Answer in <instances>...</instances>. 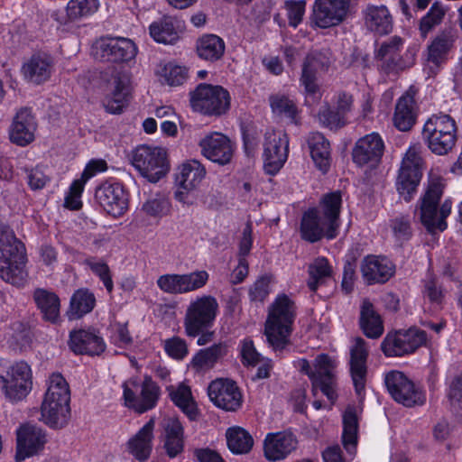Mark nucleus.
Here are the masks:
<instances>
[{
    "mask_svg": "<svg viewBox=\"0 0 462 462\" xmlns=\"http://www.w3.org/2000/svg\"><path fill=\"white\" fill-rule=\"evenodd\" d=\"M141 211L152 218H162L171 211V202L162 194L149 197L142 205Z\"/></svg>",
    "mask_w": 462,
    "mask_h": 462,
    "instance_id": "48",
    "label": "nucleus"
},
{
    "mask_svg": "<svg viewBox=\"0 0 462 462\" xmlns=\"http://www.w3.org/2000/svg\"><path fill=\"white\" fill-rule=\"evenodd\" d=\"M133 166L151 182H156L168 171L167 153L163 148L140 145L130 156Z\"/></svg>",
    "mask_w": 462,
    "mask_h": 462,
    "instance_id": "9",
    "label": "nucleus"
},
{
    "mask_svg": "<svg viewBox=\"0 0 462 462\" xmlns=\"http://www.w3.org/2000/svg\"><path fill=\"white\" fill-rule=\"evenodd\" d=\"M402 43L401 37L393 36L383 42L376 51L375 58L381 61V67L385 72L389 73L406 68L400 54Z\"/></svg>",
    "mask_w": 462,
    "mask_h": 462,
    "instance_id": "33",
    "label": "nucleus"
},
{
    "mask_svg": "<svg viewBox=\"0 0 462 462\" xmlns=\"http://www.w3.org/2000/svg\"><path fill=\"white\" fill-rule=\"evenodd\" d=\"M423 294L432 303H440L444 297L441 286L433 277H429L424 281Z\"/></svg>",
    "mask_w": 462,
    "mask_h": 462,
    "instance_id": "64",
    "label": "nucleus"
},
{
    "mask_svg": "<svg viewBox=\"0 0 462 462\" xmlns=\"http://www.w3.org/2000/svg\"><path fill=\"white\" fill-rule=\"evenodd\" d=\"M85 264L100 278L107 291L112 292L114 284L108 265L104 261H96L95 258L86 259Z\"/></svg>",
    "mask_w": 462,
    "mask_h": 462,
    "instance_id": "57",
    "label": "nucleus"
},
{
    "mask_svg": "<svg viewBox=\"0 0 462 462\" xmlns=\"http://www.w3.org/2000/svg\"><path fill=\"white\" fill-rule=\"evenodd\" d=\"M37 124L34 116L28 108L20 109L11 125L9 135L12 143L25 146L34 140Z\"/></svg>",
    "mask_w": 462,
    "mask_h": 462,
    "instance_id": "29",
    "label": "nucleus"
},
{
    "mask_svg": "<svg viewBox=\"0 0 462 462\" xmlns=\"http://www.w3.org/2000/svg\"><path fill=\"white\" fill-rule=\"evenodd\" d=\"M135 381H128L124 383V399L125 405L138 413H143L155 407L160 395V388L152 380L145 376L140 395H135L131 386H136Z\"/></svg>",
    "mask_w": 462,
    "mask_h": 462,
    "instance_id": "16",
    "label": "nucleus"
},
{
    "mask_svg": "<svg viewBox=\"0 0 462 462\" xmlns=\"http://www.w3.org/2000/svg\"><path fill=\"white\" fill-rule=\"evenodd\" d=\"M157 286L165 293L183 294L181 274L168 273L157 279Z\"/></svg>",
    "mask_w": 462,
    "mask_h": 462,
    "instance_id": "58",
    "label": "nucleus"
},
{
    "mask_svg": "<svg viewBox=\"0 0 462 462\" xmlns=\"http://www.w3.org/2000/svg\"><path fill=\"white\" fill-rule=\"evenodd\" d=\"M368 357L366 342L362 337H356L350 347V374L356 393L360 396L365 391Z\"/></svg>",
    "mask_w": 462,
    "mask_h": 462,
    "instance_id": "24",
    "label": "nucleus"
},
{
    "mask_svg": "<svg viewBox=\"0 0 462 462\" xmlns=\"http://www.w3.org/2000/svg\"><path fill=\"white\" fill-rule=\"evenodd\" d=\"M154 426L155 420L151 418L126 442V451L140 462H145L151 456Z\"/></svg>",
    "mask_w": 462,
    "mask_h": 462,
    "instance_id": "31",
    "label": "nucleus"
},
{
    "mask_svg": "<svg viewBox=\"0 0 462 462\" xmlns=\"http://www.w3.org/2000/svg\"><path fill=\"white\" fill-rule=\"evenodd\" d=\"M298 440L289 431L269 433L263 442L264 456L268 460H280L296 449Z\"/></svg>",
    "mask_w": 462,
    "mask_h": 462,
    "instance_id": "28",
    "label": "nucleus"
},
{
    "mask_svg": "<svg viewBox=\"0 0 462 462\" xmlns=\"http://www.w3.org/2000/svg\"><path fill=\"white\" fill-rule=\"evenodd\" d=\"M88 180L83 178L81 174L80 179L76 180L72 182L69 188V193L65 198V206L70 209H79L81 207V201L79 199L81 193L84 189L85 183Z\"/></svg>",
    "mask_w": 462,
    "mask_h": 462,
    "instance_id": "61",
    "label": "nucleus"
},
{
    "mask_svg": "<svg viewBox=\"0 0 462 462\" xmlns=\"http://www.w3.org/2000/svg\"><path fill=\"white\" fill-rule=\"evenodd\" d=\"M318 118L322 125L330 129L340 128L346 124L344 116L337 110L333 111L328 104L319 108Z\"/></svg>",
    "mask_w": 462,
    "mask_h": 462,
    "instance_id": "55",
    "label": "nucleus"
},
{
    "mask_svg": "<svg viewBox=\"0 0 462 462\" xmlns=\"http://www.w3.org/2000/svg\"><path fill=\"white\" fill-rule=\"evenodd\" d=\"M161 425L166 453L170 457H175L184 449V429L175 417L164 418Z\"/></svg>",
    "mask_w": 462,
    "mask_h": 462,
    "instance_id": "34",
    "label": "nucleus"
},
{
    "mask_svg": "<svg viewBox=\"0 0 462 462\" xmlns=\"http://www.w3.org/2000/svg\"><path fill=\"white\" fill-rule=\"evenodd\" d=\"M157 75L162 83L175 87L182 85L187 79L188 69L186 67L169 62L160 65Z\"/></svg>",
    "mask_w": 462,
    "mask_h": 462,
    "instance_id": "47",
    "label": "nucleus"
},
{
    "mask_svg": "<svg viewBox=\"0 0 462 462\" xmlns=\"http://www.w3.org/2000/svg\"><path fill=\"white\" fill-rule=\"evenodd\" d=\"M295 312L294 302L285 294L279 295L270 306L264 334L275 351L288 345Z\"/></svg>",
    "mask_w": 462,
    "mask_h": 462,
    "instance_id": "2",
    "label": "nucleus"
},
{
    "mask_svg": "<svg viewBox=\"0 0 462 462\" xmlns=\"http://www.w3.org/2000/svg\"><path fill=\"white\" fill-rule=\"evenodd\" d=\"M343 444L345 448L352 453L356 444L357 417L355 411L348 408L343 415Z\"/></svg>",
    "mask_w": 462,
    "mask_h": 462,
    "instance_id": "50",
    "label": "nucleus"
},
{
    "mask_svg": "<svg viewBox=\"0 0 462 462\" xmlns=\"http://www.w3.org/2000/svg\"><path fill=\"white\" fill-rule=\"evenodd\" d=\"M341 203L340 192H332L322 199L320 210L314 208L305 212L300 222L301 238L310 243L324 236L328 239L335 238L340 226Z\"/></svg>",
    "mask_w": 462,
    "mask_h": 462,
    "instance_id": "1",
    "label": "nucleus"
},
{
    "mask_svg": "<svg viewBox=\"0 0 462 462\" xmlns=\"http://www.w3.org/2000/svg\"><path fill=\"white\" fill-rule=\"evenodd\" d=\"M397 333L402 346L405 348L406 355L425 345L428 338L426 332L418 328H410Z\"/></svg>",
    "mask_w": 462,
    "mask_h": 462,
    "instance_id": "54",
    "label": "nucleus"
},
{
    "mask_svg": "<svg viewBox=\"0 0 462 462\" xmlns=\"http://www.w3.org/2000/svg\"><path fill=\"white\" fill-rule=\"evenodd\" d=\"M165 351L175 359H182L188 354V347L184 339L172 337L165 341Z\"/></svg>",
    "mask_w": 462,
    "mask_h": 462,
    "instance_id": "63",
    "label": "nucleus"
},
{
    "mask_svg": "<svg viewBox=\"0 0 462 462\" xmlns=\"http://www.w3.org/2000/svg\"><path fill=\"white\" fill-rule=\"evenodd\" d=\"M443 188L439 177L430 176L426 191L420 200V221L430 233L447 228L446 218L451 212V201L446 199L438 208Z\"/></svg>",
    "mask_w": 462,
    "mask_h": 462,
    "instance_id": "5",
    "label": "nucleus"
},
{
    "mask_svg": "<svg viewBox=\"0 0 462 462\" xmlns=\"http://www.w3.org/2000/svg\"><path fill=\"white\" fill-rule=\"evenodd\" d=\"M289 140L282 132H270L265 135L263 168L270 175L276 174L288 157Z\"/></svg>",
    "mask_w": 462,
    "mask_h": 462,
    "instance_id": "17",
    "label": "nucleus"
},
{
    "mask_svg": "<svg viewBox=\"0 0 462 462\" xmlns=\"http://www.w3.org/2000/svg\"><path fill=\"white\" fill-rule=\"evenodd\" d=\"M352 0H316L313 20L320 28H328L342 23L349 14Z\"/></svg>",
    "mask_w": 462,
    "mask_h": 462,
    "instance_id": "18",
    "label": "nucleus"
},
{
    "mask_svg": "<svg viewBox=\"0 0 462 462\" xmlns=\"http://www.w3.org/2000/svg\"><path fill=\"white\" fill-rule=\"evenodd\" d=\"M101 80L105 109L110 114H121L129 101V76L120 66H113L101 72Z\"/></svg>",
    "mask_w": 462,
    "mask_h": 462,
    "instance_id": "7",
    "label": "nucleus"
},
{
    "mask_svg": "<svg viewBox=\"0 0 462 462\" xmlns=\"http://www.w3.org/2000/svg\"><path fill=\"white\" fill-rule=\"evenodd\" d=\"M97 203L113 217L122 216L128 208V196L120 183L104 182L95 192Z\"/></svg>",
    "mask_w": 462,
    "mask_h": 462,
    "instance_id": "19",
    "label": "nucleus"
},
{
    "mask_svg": "<svg viewBox=\"0 0 462 462\" xmlns=\"http://www.w3.org/2000/svg\"><path fill=\"white\" fill-rule=\"evenodd\" d=\"M99 6L97 0H69L67 7V16L70 21H76L95 14Z\"/></svg>",
    "mask_w": 462,
    "mask_h": 462,
    "instance_id": "51",
    "label": "nucleus"
},
{
    "mask_svg": "<svg viewBox=\"0 0 462 462\" xmlns=\"http://www.w3.org/2000/svg\"><path fill=\"white\" fill-rule=\"evenodd\" d=\"M230 100L226 88L208 84H199L190 96L192 108L208 116L225 114L230 107Z\"/></svg>",
    "mask_w": 462,
    "mask_h": 462,
    "instance_id": "10",
    "label": "nucleus"
},
{
    "mask_svg": "<svg viewBox=\"0 0 462 462\" xmlns=\"http://www.w3.org/2000/svg\"><path fill=\"white\" fill-rule=\"evenodd\" d=\"M218 304L209 295L197 298L186 310L184 327L188 336L197 337L204 328L210 327L216 319Z\"/></svg>",
    "mask_w": 462,
    "mask_h": 462,
    "instance_id": "11",
    "label": "nucleus"
},
{
    "mask_svg": "<svg viewBox=\"0 0 462 462\" xmlns=\"http://www.w3.org/2000/svg\"><path fill=\"white\" fill-rule=\"evenodd\" d=\"M309 149L316 166L323 172H327L330 164V144L325 136L319 133H313L308 139Z\"/></svg>",
    "mask_w": 462,
    "mask_h": 462,
    "instance_id": "38",
    "label": "nucleus"
},
{
    "mask_svg": "<svg viewBox=\"0 0 462 462\" xmlns=\"http://www.w3.org/2000/svg\"><path fill=\"white\" fill-rule=\"evenodd\" d=\"M446 13L447 8L441 3L435 2L420 22V34L426 37L434 27L441 23Z\"/></svg>",
    "mask_w": 462,
    "mask_h": 462,
    "instance_id": "52",
    "label": "nucleus"
},
{
    "mask_svg": "<svg viewBox=\"0 0 462 462\" xmlns=\"http://www.w3.org/2000/svg\"><path fill=\"white\" fill-rule=\"evenodd\" d=\"M16 438L17 460H23L38 454L46 443V437L42 430L32 424L20 426L16 431Z\"/></svg>",
    "mask_w": 462,
    "mask_h": 462,
    "instance_id": "23",
    "label": "nucleus"
},
{
    "mask_svg": "<svg viewBox=\"0 0 462 462\" xmlns=\"http://www.w3.org/2000/svg\"><path fill=\"white\" fill-rule=\"evenodd\" d=\"M285 8L287 10V16L289 24L292 27H297L302 21L305 13V2L300 1H286Z\"/></svg>",
    "mask_w": 462,
    "mask_h": 462,
    "instance_id": "62",
    "label": "nucleus"
},
{
    "mask_svg": "<svg viewBox=\"0 0 462 462\" xmlns=\"http://www.w3.org/2000/svg\"><path fill=\"white\" fill-rule=\"evenodd\" d=\"M384 149L381 136L376 133L360 138L353 150V160L360 165H375L379 162Z\"/></svg>",
    "mask_w": 462,
    "mask_h": 462,
    "instance_id": "27",
    "label": "nucleus"
},
{
    "mask_svg": "<svg viewBox=\"0 0 462 462\" xmlns=\"http://www.w3.org/2000/svg\"><path fill=\"white\" fill-rule=\"evenodd\" d=\"M456 121L448 114L432 115L424 124L422 137L435 154H448L457 142Z\"/></svg>",
    "mask_w": 462,
    "mask_h": 462,
    "instance_id": "6",
    "label": "nucleus"
},
{
    "mask_svg": "<svg viewBox=\"0 0 462 462\" xmlns=\"http://www.w3.org/2000/svg\"><path fill=\"white\" fill-rule=\"evenodd\" d=\"M226 354V345L215 344L199 350L192 358L191 365L197 372L207 371L214 366L217 361Z\"/></svg>",
    "mask_w": 462,
    "mask_h": 462,
    "instance_id": "42",
    "label": "nucleus"
},
{
    "mask_svg": "<svg viewBox=\"0 0 462 462\" xmlns=\"http://www.w3.org/2000/svg\"><path fill=\"white\" fill-rule=\"evenodd\" d=\"M381 348L386 356H402L406 355L398 333L388 334L382 342Z\"/></svg>",
    "mask_w": 462,
    "mask_h": 462,
    "instance_id": "59",
    "label": "nucleus"
},
{
    "mask_svg": "<svg viewBox=\"0 0 462 462\" xmlns=\"http://www.w3.org/2000/svg\"><path fill=\"white\" fill-rule=\"evenodd\" d=\"M151 36L160 43L172 44L178 40V32L171 17H164L150 25Z\"/></svg>",
    "mask_w": 462,
    "mask_h": 462,
    "instance_id": "45",
    "label": "nucleus"
},
{
    "mask_svg": "<svg viewBox=\"0 0 462 462\" xmlns=\"http://www.w3.org/2000/svg\"><path fill=\"white\" fill-rule=\"evenodd\" d=\"M53 69V58L47 53L38 52L23 62L21 73L29 83L40 85L51 78Z\"/></svg>",
    "mask_w": 462,
    "mask_h": 462,
    "instance_id": "25",
    "label": "nucleus"
},
{
    "mask_svg": "<svg viewBox=\"0 0 462 462\" xmlns=\"http://www.w3.org/2000/svg\"><path fill=\"white\" fill-rule=\"evenodd\" d=\"M206 169L200 162L189 160L178 168L176 183L178 189L175 191V199L183 203L189 204V192L196 189L206 176Z\"/></svg>",
    "mask_w": 462,
    "mask_h": 462,
    "instance_id": "15",
    "label": "nucleus"
},
{
    "mask_svg": "<svg viewBox=\"0 0 462 462\" xmlns=\"http://www.w3.org/2000/svg\"><path fill=\"white\" fill-rule=\"evenodd\" d=\"M95 301L93 293L87 290L77 291L70 300V317L78 319L90 312L95 306Z\"/></svg>",
    "mask_w": 462,
    "mask_h": 462,
    "instance_id": "49",
    "label": "nucleus"
},
{
    "mask_svg": "<svg viewBox=\"0 0 462 462\" xmlns=\"http://www.w3.org/2000/svg\"><path fill=\"white\" fill-rule=\"evenodd\" d=\"M456 39L457 34L452 29L440 32L428 47V61L435 66L444 62Z\"/></svg>",
    "mask_w": 462,
    "mask_h": 462,
    "instance_id": "36",
    "label": "nucleus"
},
{
    "mask_svg": "<svg viewBox=\"0 0 462 462\" xmlns=\"http://www.w3.org/2000/svg\"><path fill=\"white\" fill-rule=\"evenodd\" d=\"M361 272L369 284L383 283L393 275L394 266L385 257L368 255L362 261Z\"/></svg>",
    "mask_w": 462,
    "mask_h": 462,
    "instance_id": "32",
    "label": "nucleus"
},
{
    "mask_svg": "<svg viewBox=\"0 0 462 462\" xmlns=\"http://www.w3.org/2000/svg\"><path fill=\"white\" fill-rule=\"evenodd\" d=\"M363 14L365 25L369 31L380 35L392 32L393 17L385 5H368Z\"/></svg>",
    "mask_w": 462,
    "mask_h": 462,
    "instance_id": "35",
    "label": "nucleus"
},
{
    "mask_svg": "<svg viewBox=\"0 0 462 462\" xmlns=\"http://www.w3.org/2000/svg\"><path fill=\"white\" fill-rule=\"evenodd\" d=\"M183 293L197 291L204 287L209 278L206 271H196L181 274Z\"/></svg>",
    "mask_w": 462,
    "mask_h": 462,
    "instance_id": "56",
    "label": "nucleus"
},
{
    "mask_svg": "<svg viewBox=\"0 0 462 462\" xmlns=\"http://www.w3.org/2000/svg\"><path fill=\"white\" fill-rule=\"evenodd\" d=\"M308 286L311 291H316L319 285L325 284L332 276V269L324 257L317 258L309 266Z\"/></svg>",
    "mask_w": 462,
    "mask_h": 462,
    "instance_id": "44",
    "label": "nucleus"
},
{
    "mask_svg": "<svg viewBox=\"0 0 462 462\" xmlns=\"http://www.w3.org/2000/svg\"><path fill=\"white\" fill-rule=\"evenodd\" d=\"M385 384L393 400L406 407L422 405L426 401L425 393L402 372L388 373Z\"/></svg>",
    "mask_w": 462,
    "mask_h": 462,
    "instance_id": "12",
    "label": "nucleus"
},
{
    "mask_svg": "<svg viewBox=\"0 0 462 462\" xmlns=\"http://www.w3.org/2000/svg\"><path fill=\"white\" fill-rule=\"evenodd\" d=\"M201 153L209 161L219 165L231 162L234 156L235 146L225 134L217 132L206 135L199 142Z\"/></svg>",
    "mask_w": 462,
    "mask_h": 462,
    "instance_id": "20",
    "label": "nucleus"
},
{
    "mask_svg": "<svg viewBox=\"0 0 462 462\" xmlns=\"http://www.w3.org/2000/svg\"><path fill=\"white\" fill-rule=\"evenodd\" d=\"M228 448L235 454L248 453L254 445V439L248 431L241 427H232L226 433Z\"/></svg>",
    "mask_w": 462,
    "mask_h": 462,
    "instance_id": "43",
    "label": "nucleus"
},
{
    "mask_svg": "<svg viewBox=\"0 0 462 462\" xmlns=\"http://www.w3.org/2000/svg\"><path fill=\"white\" fill-rule=\"evenodd\" d=\"M415 101L412 96L401 97L396 104L393 124L400 131H409L415 124Z\"/></svg>",
    "mask_w": 462,
    "mask_h": 462,
    "instance_id": "39",
    "label": "nucleus"
},
{
    "mask_svg": "<svg viewBox=\"0 0 462 462\" xmlns=\"http://www.w3.org/2000/svg\"><path fill=\"white\" fill-rule=\"evenodd\" d=\"M359 322L364 334L369 338H378L383 333V320L367 299L362 301Z\"/></svg>",
    "mask_w": 462,
    "mask_h": 462,
    "instance_id": "37",
    "label": "nucleus"
},
{
    "mask_svg": "<svg viewBox=\"0 0 462 462\" xmlns=\"http://www.w3.org/2000/svg\"><path fill=\"white\" fill-rule=\"evenodd\" d=\"M33 300L44 319L56 322L60 315V299L51 291L38 288L33 292Z\"/></svg>",
    "mask_w": 462,
    "mask_h": 462,
    "instance_id": "40",
    "label": "nucleus"
},
{
    "mask_svg": "<svg viewBox=\"0 0 462 462\" xmlns=\"http://www.w3.org/2000/svg\"><path fill=\"white\" fill-rule=\"evenodd\" d=\"M24 246L7 226L0 224V277L6 282L20 285L25 279Z\"/></svg>",
    "mask_w": 462,
    "mask_h": 462,
    "instance_id": "3",
    "label": "nucleus"
},
{
    "mask_svg": "<svg viewBox=\"0 0 462 462\" xmlns=\"http://www.w3.org/2000/svg\"><path fill=\"white\" fill-rule=\"evenodd\" d=\"M95 59L106 62H124L136 55L134 43L126 38H102L92 48Z\"/></svg>",
    "mask_w": 462,
    "mask_h": 462,
    "instance_id": "14",
    "label": "nucleus"
},
{
    "mask_svg": "<svg viewBox=\"0 0 462 462\" xmlns=\"http://www.w3.org/2000/svg\"><path fill=\"white\" fill-rule=\"evenodd\" d=\"M333 368V362L327 355H319L314 360L313 392L319 389L332 402L337 398Z\"/></svg>",
    "mask_w": 462,
    "mask_h": 462,
    "instance_id": "26",
    "label": "nucleus"
},
{
    "mask_svg": "<svg viewBox=\"0 0 462 462\" xmlns=\"http://www.w3.org/2000/svg\"><path fill=\"white\" fill-rule=\"evenodd\" d=\"M422 166L421 146L414 144L404 154L395 182L396 190L405 202H410L417 193Z\"/></svg>",
    "mask_w": 462,
    "mask_h": 462,
    "instance_id": "8",
    "label": "nucleus"
},
{
    "mask_svg": "<svg viewBox=\"0 0 462 462\" xmlns=\"http://www.w3.org/2000/svg\"><path fill=\"white\" fill-rule=\"evenodd\" d=\"M197 52L205 60H218L224 55L225 42L217 35H204L197 42Z\"/></svg>",
    "mask_w": 462,
    "mask_h": 462,
    "instance_id": "41",
    "label": "nucleus"
},
{
    "mask_svg": "<svg viewBox=\"0 0 462 462\" xmlns=\"http://www.w3.org/2000/svg\"><path fill=\"white\" fill-rule=\"evenodd\" d=\"M332 63V55L328 50L312 51L303 60L300 81L310 96H315L319 91L317 83L319 74L328 71Z\"/></svg>",
    "mask_w": 462,
    "mask_h": 462,
    "instance_id": "13",
    "label": "nucleus"
},
{
    "mask_svg": "<svg viewBox=\"0 0 462 462\" xmlns=\"http://www.w3.org/2000/svg\"><path fill=\"white\" fill-rule=\"evenodd\" d=\"M32 387V371L25 362H17L9 367V375L4 384V393L12 402L24 398Z\"/></svg>",
    "mask_w": 462,
    "mask_h": 462,
    "instance_id": "22",
    "label": "nucleus"
},
{
    "mask_svg": "<svg viewBox=\"0 0 462 462\" xmlns=\"http://www.w3.org/2000/svg\"><path fill=\"white\" fill-rule=\"evenodd\" d=\"M391 227L395 238L398 241L403 242L411 238L412 231L411 221L408 217H397L391 222Z\"/></svg>",
    "mask_w": 462,
    "mask_h": 462,
    "instance_id": "60",
    "label": "nucleus"
},
{
    "mask_svg": "<svg viewBox=\"0 0 462 462\" xmlns=\"http://www.w3.org/2000/svg\"><path fill=\"white\" fill-rule=\"evenodd\" d=\"M70 391L60 374H52L42 403V419L51 427H63L69 417Z\"/></svg>",
    "mask_w": 462,
    "mask_h": 462,
    "instance_id": "4",
    "label": "nucleus"
},
{
    "mask_svg": "<svg viewBox=\"0 0 462 462\" xmlns=\"http://www.w3.org/2000/svg\"><path fill=\"white\" fill-rule=\"evenodd\" d=\"M208 396L217 407L227 411H236L242 405L241 392L232 380L213 381L208 386Z\"/></svg>",
    "mask_w": 462,
    "mask_h": 462,
    "instance_id": "21",
    "label": "nucleus"
},
{
    "mask_svg": "<svg viewBox=\"0 0 462 462\" xmlns=\"http://www.w3.org/2000/svg\"><path fill=\"white\" fill-rule=\"evenodd\" d=\"M70 349L79 355L98 356L106 349L103 338L92 329H79L70 332Z\"/></svg>",
    "mask_w": 462,
    "mask_h": 462,
    "instance_id": "30",
    "label": "nucleus"
},
{
    "mask_svg": "<svg viewBox=\"0 0 462 462\" xmlns=\"http://www.w3.org/2000/svg\"><path fill=\"white\" fill-rule=\"evenodd\" d=\"M273 113L294 120L298 114V107L293 99L285 94H274L269 98Z\"/></svg>",
    "mask_w": 462,
    "mask_h": 462,
    "instance_id": "53",
    "label": "nucleus"
},
{
    "mask_svg": "<svg viewBox=\"0 0 462 462\" xmlns=\"http://www.w3.org/2000/svg\"><path fill=\"white\" fill-rule=\"evenodd\" d=\"M172 402L190 419L197 416V406L189 386L180 384L170 393Z\"/></svg>",
    "mask_w": 462,
    "mask_h": 462,
    "instance_id": "46",
    "label": "nucleus"
}]
</instances>
